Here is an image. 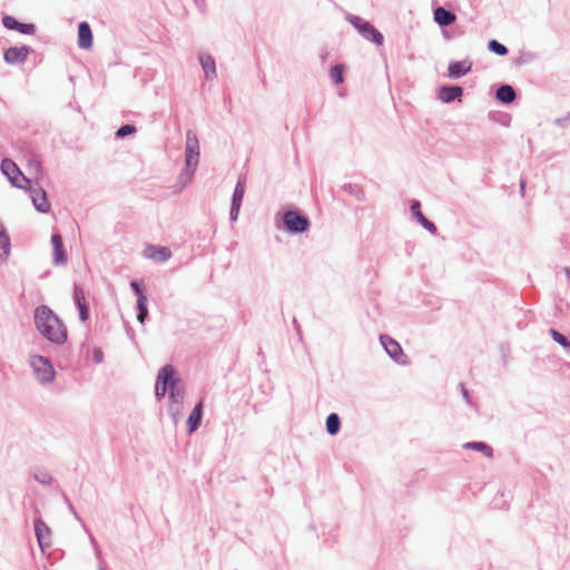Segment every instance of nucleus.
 <instances>
[{
  "label": "nucleus",
  "instance_id": "obj_1",
  "mask_svg": "<svg viewBox=\"0 0 570 570\" xmlns=\"http://www.w3.org/2000/svg\"><path fill=\"white\" fill-rule=\"evenodd\" d=\"M35 323L38 331L50 342L63 344L68 338V331L61 320L48 307L39 306L35 311Z\"/></svg>",
  "mask_w": 570,
  "mask_h": 570
},
{
  "label": "nucleus",
  "instance_id": "obj_2",
  "mask_svg": "<svg viewBox=\"0 0 570 570\" xmlns=\"http://www.w3.org/2000/svg\"><path fill=\"white\" fill-rule=\"evenodd\" d=\"M199 159V142L195 132L187 131L186 135V173L189 181L196 170Z\"/></svg>",
  "mask_w": 570,
  "mask_h": 570
},
{
  "label": "nucleus",
  "instance_id": "obj_3",
  "mask_svg": "<svg viewBox=\"0 0 570 570\" xmlns=\"http://www.w3.org/2000/svg\"><path fill=\"white\" fill-rule=\"evenodd\" d=\"M1 171L8 177L10 183L21 189H27L30 185V179L27 178L11 159H3L1 163Z\"/></svg>",
  "mask_w": 570,
  "mask_h": 570
},
{
  "label": "nucleus",
  "instance_id": "obj_4",
  "mask_svg": "<svg viewBox=\"0 0 570 570\" xmlns=\"http://www.w3.org/2000/svg\"><path fill=\"white\" fill-rule=\"evenodd\" d=\"M351 22L364 38L372 40L379 46L383 43L382 33L376 30L370 22L358 17H353Z\"/></svg>",
  "mask_w": 570,
  "mask_h": 570
},
{
  "label": "nucleus",
  "instance_id": "obj_5",
  "mask_svg": "<svg viewBox=\"0 0 570 570\" xmlns=\"http://www.w3.org/2000/svg\"><path fill=\"white\" fill-rule=\"evenodd\" d=\"M31 366L33 367L39 381L50 382L55 376V371L50 362L43 356H32Z\"/></svg>",
  "mask_w": 570,
  "mask_h": 570
},
{
  "label": "nucleus",
  "instance_id": "obj_6",
  "mask_svg": "<svg viewBox=\"0 0 570 570\" xmlns=\"http://www.w3.org/2000/svg\"><path fill=\"white\" fill-rule=\"evenodd\" d=\"M171 380L176 379V371L171 365L164 366L158 373L155 394L158 399L165 396L168 384L171 386Z\"/></svg>",
  "mask_w": 570,
  "mask_h": 570
},
{
  "label": "nucleus",
  "instance_id": "obj_7",
  "mask_svg": "<svg viewBox=\"0 0 570 570\" xmlns=\"http://www.w3.org/2000/svg\"><path fill=\"white\" fill-rule=\"evenodd\" d=\"M284 224L286 229L292 233H303L309 226L307 217L292 210L284 214Z\"/></svg>",
  "mask_w": 570,
  "mask_h": 570
},
{
  "label": "nucleus",
  "instance_id": "obj_8",
  "mask_svg": "<svg viewBox=\"0 0 570 570\" xmlns=\"http://www.w3.org/2000/svg\"><path fill=\"white\" fill-rule=\"evenodd\" d=\"M381 343L387 354L399 364H406L407 357L403 353L401 345L389 336H381Z\"/></svg>",
  "mask_w": 570,
  "mask_h": 570
},
{
  "label": "nucleus",
  "instance_id": "obj_9",
  "mask_svg": "<svg viewBox=\"0 0 570 570\" xmlns=\"http://www.w3.org/2000/svg\"><path fill=\"white\" fill-rule=\"evenodd\" d=\"M27 187L28 188L26 190H29L31 193V198H32L35 208L37 210H39L40 213H49L50 203L47 198V193L40 187L32 188L31 184L27 185Z\"/></svg>",
  "mask_w": 570,
  "mask_h": 570
},
{
  "label": "nucleus",
  "instance_id": "obj_10",
  "mask_svg": "<svg viewBox=\"0 0 570 570\" xmlns=\"http://www.w3.org/2000/svg\"><path fill=\"white\" fill-rule=\"evenodd\" d=\"M30 52L29 47H11L4 52V60L10 65L22 63Z\"/></svg>",
  "mask_w": 570,
  "mask_h": 570
},
{
  "label": "nucleus",
  "instance_id": "obj_11",
  "mask_svg": "<svg viewBox=\"0 0 570 570\" xmlns=\"http://www.w3.org/2000/svg\"><path fill=\"white\" fill-rule=\"evenodd\" d=\"M51 244L53 247V263L57 265L66 264L68 261V256L63 247L61 235L53 234L51 237Z\"/></svg>",
  "mask_w": 570,
  "mask_h": 570
},
{
  "label": "nucleus",
  "instance_id": "obj_12",
  "mask_svg": "<svg viewBox=\"0 0 570 570\" xmlns=\"http://www.w3.org/2000/svg\"><path fill=\"white\" fill-rule=\"evenodd\" d=\"M2 23L7 29L17 30L23 35H33L36 27L32 23H20L13 17L6 16L2 19Z\"/></svg>",
  "mask_w": 570,
  "mask_h": 570
},
{
  "label": "nucleus",
  "instance_id": "obj_13",
  "mask_svg": "<svg viewBox=\"0 0 570 570\" xmlns=\"http://www.w3.org/2000/svg\"><path fill=\"white\" fill-rule=\"evenodd\" d=\"M244 195H245V184L242 180H238V183L235 187V190H234V195H233V203H232V208H230V219L232 220L237 219V216H238V213L240 209V205L244 199Z\"/></svg>",
  "mask_w": 570,
  "mask_h": 570
},
{
  "label": "nucleus",
  "instance_id": "obj_14",
  "mask_svg": "<svg viewBox=\"0 0 570 570\" xmlns=\"http://www.w3.org/2000/svg\"><path fill=\"white\" fill-rule=\"evenodd\" d=\"M35 531L40 548L43 550L46 547H49L51 534L49 527L42 520H36Z\"/></svg>",
  "mask_w": 570,
  "mask_h": 570
},
{
  "label": "nucleus",
  "instance_id": "obj_15",
  "mask_svg": "<svg viewBox=\"0 0 570 570\" xmlns=\"http://www.w3.org/2000/svg\"><path fill=\"white\" fill-rule=\"evenodd\" d=\"M78 46L81 49H89L92 46V32L87 22H81L78 27Z\"/></svg>",
  "mask_w": 570,
  "mask_h": 570
},
{
  "label": "nucleus",
  "instance_id": "obj_16",
  "mask_svg": "<svg viewBox=\"0 0 570 570\" xmlns=\"http://www.w3.org/2000/svg\"><path fill=\"white\" fill-rule=\"evenodd\" d=\"M145 253L147 257L155 259L157 262H166L171 256L170 250L167 247L163 246H149L146 248Z\"/></svg>",
  "mask_w": 570,
  "mask_h": 570
},
{
  "label": "nucleus",
  "instance_id": "obj_17",
  "mask_svg": "<svg viewBox=\"0 0 570 570\" xmlns=\"http://www.w3.org/2000/svg\"><path fill=\"white\" fill-rule=\"evenodd\" d=\"M170 395L169 399L173 404H176V411L180 412L181 405H183V399H184V390L178 386V379L171 380V386H170Z\"/></svg>",
  "mask_w": 570,
  "mask_h": 570
},
{
  "label": "nucleus",
  "instance_id": "obj_18",
  "mask_svg": "<svg viewBox=\"0 0 570 570\" xmlns=\"http://www.w3.org/2000/svg\"><path fill=\"white\" fill-rule=\"evenodd\" d=\"M202 413H203V401H200L195 406V409L193 410V412L188 416L187 425H188L189 433H193L194 431L197 430V428H198V425L200 423V420H202Z\"/></svg>",
  "mask_w": 570,
  "mask_h": 570
},
{
  "label": "nucleus",
  "instance_id": "obj_19",
  "mask_svg": "<svg viewBox=\"0 0 570 570\" xmlns=\"http://www.w3.org/2000/svg\"><path fill=\"white\" fill-rule=\"evenodd\" d=\"M462 88L459 86L454 87H442L439 92V98L443 102H451L452 100L461 97Z\"/></svg>",
  "mask_w": 570,
  "mask_h": 570
},
{
  "label": "nucleus",
  "instance_id": "obj_20",
  "mask_svg": "<svg viewBox=\"0 0 570 570\" xmlns=\"http://www.w3.org/2000/svg\"><path fill=\"white\" fill-rule=\"evenodd\" d=\"M434 20L440 26H449L455 21V14L440 7L434 10Z\"/></svg>",
  "mask_w": 570,
  "mask_h": 570
},
{
  "label": "nucleus",
  "instance_id": "obj_21",
  "mask_svg": "<svg viewBox=\"0 0 570 570\" xmlns=\"http://www.w3.org/2000/svg\"><path fill=\"white\" fill-rule=\"evenodd\" d=\"M75 299L79 307L81 321H83V322L87 321L88 316H89V312H88V307L86 305V297H85L83 292L78 287L75 288Z\"/></svg>",
  "mask_w": 570,
  "mask_h": 570
},
{
  "label": "nucleus",
  "instance_id": "obj_22",
  "mask_svg": "<svg viewBox=\"0 0 570 570\" xmlns=\"http://www.w3.org/2000/svg\"><path fill=\"white\" fill-rule=\"evenodd\" d=\"M497 98L504 104H510L515 99L514 89L509 85L501 86L497 90Z\"/></svg>",
  "mask_w": 570,
  "mask_h": 570
},
{
  "label": "nucleus",
  "instance_id": "obj_23",
  "mask_svg": "<svg viewBox=\"0 0 570 570\" xmlns=\"http://www.w3.org/2000/svg\"><path fill=\"white\" fill-rule=\"evenodd\" d=\"M470 69H471V63L466 65L465 62L456 61V62L450 63L449 73L451 77H460V76L469 72Z\"/></svg>",
  "mask_w": 570,
  "mask_h": 570
},
{
  "label": "nucleus",
  "instance_id": "obj_24",
  "mask_svg": "<svg viewBox=\"0 0 570 570\" xmlns=\"http://www.w3.org/2000/svg\"><path fill=\"white\" fill-rule=\"evenodd\" d=\"M10 253V240L6 228L0 222V257H7Z\"/></svg>",
  "mask_w": 570,
  "mask_h": 570
},
{
  "label": "nucleus",
  "instance_id": "obj_25",
  "mask_svg": "<svg viewBox=\"0 0 570 570\" xmlns=\"http://www.w3.org/2000/svg\"><path fill=\"white\" fill-rule=\"evenodd\" d=\"M463 446L465 449H472V450L482 452L485 456H488L490 459L493 456L492 449L483 442H468Z\"/></svg>",
  "mask_w": 570,
  "mask_h": 570
},
{
  "label": "nucleus",
  "instance_id": "obj_26",
  "mask_svg": "<svg viewBox=\"0 0 570 570\" xmlns=\"http://www.w3.org/2000/svg\"><path fill=\"white\" fill-rule=\"evenodd\" d=\"M340 417L337 414L335 413H332L327 416L326 419V430L328 432V434L331 435H334L338 432L340 430Z\"/></svg>",
  "mask_w": 570,
  "mask_h": 570
},
{
  "label": "nucleus",
  "instance_id": "obj_27",
  "mask_svg": "<svg viewBox=\"0 0 570 570\" xmlns=\"http://www.w3.org/2000/svg\"><path fill=\"white\" fill-rule=\"evenodd\" d=\"M28 171L35 180H40L42 178L41 163L36 158L31 159L29 161Z\"/></svg>",
  "mask_w": 570,
  "mask_h": 570
},
{
  "label": "nucleus",
  "instance_id": "obj_28",
  "mask_svg": "<svg viewBox=\"0 0 570 570\" xmlns=\"http://www.w3.org/2000/svg\"><path fill=\"white\" fill-rule=\"evenodd\" d=\"M137 307H138L137 318L140 323H144L148 315L147 297L146 296L138 297Z\"/></svg>",
  "mask_w": 570,
  "mask_h": 570
},
{
  "label": "nucleus",
  "instance_id": "obj_29",
  "mask_svg": "<svg viewBox=\"0 0 570 570\" xmlns=\"http://www.w3.org/2000/svg\"><path fill=\"white\" fill-rule=\"evenodd\" d=\"M200 63L207 77L215 73V62L210 56H202Z\"/></svg>",
  "mask_w": 570,
  "mask_h": 570
},
{
  "label": "nucleus",
  "instance_id": "obj_30",
  "mask_svg": "<svg viewBox=\"0 0 570 570\" xmlns=\"http://www.w3.org/2000/svg\"><path fill=\"white\" fill-rule=\"evenodd\" d=\"M550 334L558 344H560L570 352V341L564 335H562L561 333L553 328L550 330Z\"/></svg>",
  "mask_w": 570,
  "mask_h": 570
},
{
  "label": "nucleus",
  "instance_id": "obj_31",
  "mask_svg": "<svg viewBox=\"0 0 570 570\" xmlns=\"http://www.w3.org/2000/svg\"><path fill=\"white\" fill-rule=\"evenodd\" d=\"M343 69L344 67L342 65H336L331 69V78L336 85H340L343 82Z\"/></svg>",
  "mask_w": 570,
  "mask_h": 570
},
{
  "label": "nucleus",
  "instance_id": "obj_32",
  "mask_svg": "<svg viewBox=\"0 0 570 570\" xmlns=\"http://www.w3.org/2000/svg\"><path fill=\"white\" fill-rule=\"evenodd\" d=\"M488 47L491 51L499 56H505L508 53L507 47L498 42L497 40H491Z\"/></svg>",
  "mask_w": 570,
  "mask_h": 570
},
{
  "label": "nucleus",
  "instance_id": "obj_33",
  "mask_svg": "<svg viewBox=\"0 0 570 570\" xmlns=\"http://www.w3.org/2000/svg\"><path fill=\"white\" fill-rule=\"evenodd\" d=\"M136 131V128L131 125H125L122 127H120L117 131V137L119 138H124L126 137L127 135H131Z\"/></svg>",
  "mask_w": 570,
  "mask_h": 570
},
{
  "label": "nucleus",
  "instance_id": "obj_34",
  "mask_svg": "<svg viewBox=\"0 0 570 570\" xmlns=\"http://www.w3.org/2000/svg\"><path fill=\"white\" fill-rule=\"evenodd\" d=\"M421 223V225L426 228L428 230H430L431 233H435L436 232V227L433 223H431L425 216L422 217L421 220H419Z\"/></svg>",
  "mask_w": 570,
  "mask_h": 570
},
{
  "label": "nucleus",
  "instance_id": "obj_35",
  "mask_svg": "<svg viewBox=\"0 0 570 570\" xmlns=\"http://www.w3.org/2000/svg\"><path fill=\"white\" fill-rule=\"evenodd\" d=\"M411 209L413 212V214L415 215V217L417 218V220H421L422 217H424V215L422 214L421 209H420V203L419 202H414L411 206Z\"/></svg>",
  "mask_w": 570,
  "mask_h": 570
},
{
  "label": "nucleus",
  "instance_id": "obj_36",
  "mask_svg": "<svg viewBox=\"0 0 570 570\" xmlns=\"http://www.w3.org/2000/svg\"><path fill=\"white\" fill-rule=\"evenodd\" d=\"M131 288L135 291L138 297L146 296L140 284L137 281L131 282Z\"/></svg>",
  "mask_w": 570,
  "mask_h": 570
},
{
  "label": "nucleus",
  "instance_id": "obj_37",
  "mask_svg": "<svg viewBox=\"0 0 570 570\" xmlns=\"http://www.w3.org/2000/svg\"><path fill=\"white\" fill-rule=\"evenodd\" d=\"M94 360L96 363H101L104 361V353L100 348L94 350Z\"/></svg>",
  "mask_w": 570,
  "mask_h": 570
},
{
  "label": "nucleus",
  "instance_id": "obj_38",
  "mask_svg": "<svg viewBox=\"0 0 570 570\" xmlns=\"http://www.w3.org/2000/svg\"><path fill=\"white\" fill-rule=\"evenodd\" d=\"M524 187H525V183H524V180H521V181H520V189H521V193H523Z\"/></svg>",
  "mask_w": 570,
  "mask_h": 570
}]
</instances>
